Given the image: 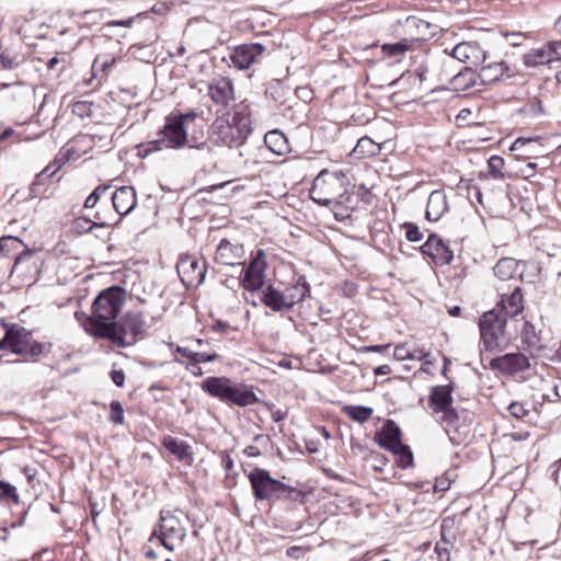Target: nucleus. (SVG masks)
<instances>
[{"label": "nucleus", "mask_w": 561, "mask_h": 561, "mask_svg": "<svg viewBox=\"0 0 561 561\" xmlns=\"http://www.w3.org/2000/svg\"><path fill=\"white\" fill-rule=\"evenodd\" d=\"M211 131L218 141L230 148L243 145L252 131L249 106L241 103L232 114L218 117L211 125Z\"/></svg>", "instance_id": "f257e3e1"}, {"label": "nucleus", "mask_w": 561, "mask_h": 561, "mask_svg": "<svg viewBox=\"0 0 561 561\" xmlns=\"http://www.w3.org/2000/svg\"><path fill=\"white\" fill-rule=\"evenodd\" d=\"M348 179L342 171L330 172L321 171L314 179L310 197L313 202L321 206H330L331 204H343V197L346 193L345 185Z\"/></svg>", "instance_id": "f03ea898"}, {"label": "nucleus", "mask_w": 561, "mask_h": 561, "mask_svg": "<svg viewBox=\"0 0 561 561\" xmlns=\"http://www.w3.org/2000/svg\"><path fill=\"white\" fill-rule=\"evenodd\" d=\"M145 334V321L140 313L127 312L118 321L107 317V341L118 347L135 345Z\"/></svg>", "instance_id": "7ed1b4c3"}, {"label": "nucleus", "mask_w": 561, "mask_h": 561, "mask_svg": "<svg viewBox=\"0 0 561 561\" xmlns=\"http://www.w3.org/2000/svg\"><path fill=\"white\" fill-rule=\"evenodd\" d=\"M506 324L507 318L497 308L489 310L480 317V341L485 352L501 351L507 344Z\"/></svg>", "instance_id": "20e7f679"}, {"label": "nucleus", "mask_w": 561, "mask_h": 561, "mask_svg": "<svg viewBox=\"0 0 561 561\" xmlns=\"http://www.w3.org/2000/svg\"><path fill=\"white\" fill-rule=\"evenodd\" d=\"M50 344L34 341L31 332L24 328H11L7 330L4 337L0 341V348L10 351L13 354L25 358H36L49 352Z\"/></svg>", "instance_id": "39448f33"}, {"label": "nucleus", "mask_w": 561, "mask_h": 561, "mask_svg": "<svg viewBox=\"0 0 561 561\" xmlns=\"http://www.w3.org/2000/svg\"><path fill=\"white\" fill-rule=\"evenodd\" d=\"M162 138L150 141L142 146L140 154L147 157L150 152L159 150L162 147L171 149H180L186 145L187 129L181 118H176L173 114L165 119L163 128L160 130Z\"/></svg>", "instance_id": "423d86ee"}, {"label": "nucleus", "mask_w": 561, "mask_h": 561, "mask_svg": "<svg viewBox=\"0 0 561 561\" xmlns=\"http://www.w3.org/2000/svg\"><path fill=\"white\" fill-rule=\"evenodd\" d=\"M105 289L99 291L91 307V313L87 316L82 311H76L75 317L81 323L84 331L95 339H105Z\"/></svg>", "instance_id": "0eeeda50"}, {"label": "nucleus", "mask_w": 561, "mask_h": 561, "mask_svg": "<svg viewBox=\"0 0 561 561\" xmlns=\"http://www.w3.org/2000/svg\"><path fill=\"white\" fill-rule=\"evenodd\" d=\"M252 493L257 501L277 502V495L283 482L273 478L266 469L254 468L248 474Z\"/></svg>", "instance_id": "6e6552de"}, {"label": "nucleus", "mask_w": 561, "mask_h": 561, "mask_svg": "<svg viewBox=\"0 0 561 561\" xmlns=\"http://www.w3.org/2000/svg\"><path fill=\"white\" fill-rule=\"evenodd\" d=\"M153 537H157L165 549L172 551L174 549L173 541L182 540L185 537V529L174 514L170 511H161L159 529L152 531L150 540Z\"/></svg>", "instance_id": "1a4fd4ad"}, {"label": "nucleus", "mask_w": 561, "mask_h": 561, "mask_svg": "<svg viewBox=\"0 0 561 561\" xmlns=\"http://www.w3.org/2000/svg\"><path fill=\"white\" fill-rule=\"evenodd\" d=\"M176 271L186 287H198L206 275V263L193 255H185L176 264Z\"/></svg>", "instance_id": "9d476101"}, {"label": "nucleus", "mask_w": 561, "mask_h": 561, "mask_svg": "<svg viewBox=\"0 0 561 561\" xmlns=\"http://www.w3.org/2000/svg\"><path fill=\"white\" fill-rule=\"evenodd\" d=\"M265 253L263 250H257L256 255L253 256L249 265L242 270L243 276L241 278V286L248 291L260 290L265 283Z\"/></svg>", "instance_id": "9b49d317"}, {"label": "nucleus", "mask_w": 561, "mask_h": 561, "mask_svg": "<svg viewBox=\"0 0 561 561\" xmlns=\"http://www.w3.org/2000/svg\"><path fill=\"white\" fill-rule=\"evenodd\" d=\"M530 367L529 358L520 353H507L491 359L490 368L506 376H515Z\"/></svg>", "instance_id": "f8f14e48"}, {"label": "nucleus", "mask_w": 561, "mask_h": 561, "mask_svg": "<svg viewBox=\"0 0 561 561\" xmlns=\"http://www.w3.org/2000/svg\"><path fill=\"white\" fill-rule=\"evenodd\" d=\"M448 56L473 69L484 64L488 58L486 51L478 42H461L450 50Z\"/></svg>", "instance_id": "ddd939ff"}, {"label": "nucleus", "mask_w": 561, "mask_h": 561, "mask_svg": "<svg viewBox=\"0 0 561 561\" xmlns=\"http://www.w3.org/2000/svg\"><path fill=\"white\" fill-rule=\"evenodd\" d=\"M420 251L424 256L438 266L451 263L454 260V251L439 238L436 233H431L427 240L420 247Z\"/></svg>", "instance_id": "4468645a"}, {"label": "nucleus", "mask_w": 561, "mask_h": 561, "mask_svg": "<svg viewBox=\"0 0 561 561\" xmlns=\"http://www.w3.org/2000/svg\"><path fill=\"white\" fill-rule=\"evenodd\" d=\"M266 47L261 43H248L234 47L230 55L231 62L239 70L249 69L265 53Z\"/></svg>", "instance_id": "2eb2a0df"}, {"label": "nucleus", "mask_w": 561, "mask_h": 561, "mask_svg": "<svg viewBox=\"0 0 561 561\" xmlns=\"http://www.w3.org/2000/svg\"><path fill=\"white\" fill-rule=\"evenodd\" d=\"M374 440L380 448L392 451L403 444L401 428L393 420L389 419L375 433Z\"/></svg>", "instance_id": "dca6fc26"}, {"label": "nucleus", "mask_w": 561, "mask_h": 561, "mask_svg": "<svg viewBox=\"0 0 561 561\" xmlns=\"http://www.w3.org/2000/svg\"><path fill=\"white\" fill-rule=\"evenodd\" d=\"M245 254L241 243H232L227 239H222L216 249L215 261L221 265L233 266L236 264H244L239 262Z\"/></svg>", "instance_id": "f3484780"}, {"label": "nucleus", "mask_w": 561, "mask_h": 561, "mask_svg": "<svg viewBox=\"0 0 561 561\" xmlns=\"http://www.w3.org/2000/svg\"><path fill=\"white\" fill-rule=\"evenodd\" d=\"M116 214L122 218L129 214L137 205L136 193L131 186H122L115 190L111 196Z\"/></svg>", "instance_id": "a211bd4d"}, {"label": "nucleus", "mask_w": 561, "mask_h": 561, "mask_svg": "<svg viewBox=\"0 0 561 561\" xmlns=\"http://www.w3.org/2000/svg\"><path fill=\"white\" fill-rule=\"evenodd\" d=\"M496 308L506 318H513L519 314L524 309L522 288L516 286L510 295L502 294Z\"/></svg>", "instance_id": "6ab92c4d"}, {"label": "nucleus", "mask_w": 561, "mask_h": 561, "mask_svg": "<svg viewBox=\"0 0 561 561\" xmlns=\"http://www.w3.org/2000/svg\"><path fill=\"white\" fill-rule=\"evenodd\" d=\"M233 381L227 377L210 376L203 380L202 389L209 396L227 403Z\"/></svg>", "instance_id": "aec40b11"}, {"label": "nucleus", "mask_w": 561, "mask_h": 561, "mask_svg": "<svg viewBox=\"0 0 561 561\" xmlns=\"http://www.w3.org/2000/svg\"><path fill=\"white\" fill-rule=\"evenodd\" d=\"M513 76V69L505 61H494L484 65L479 72V78L483 84H490L500 80L510 79Z\"/></svg>", "instance_id": "412c9836"}, {"label": "nucleus", "mask_w": 561, "mask_h": 561, "mask_svg": "<svg viewBox=\"0 0 561 561\" xmlns=\"http://www.w3.org/2000/svg\"><path fill=\"white\" fill-rule=\"evenodd\" d=\"M454 389V382H449L444 386H434L431 388L428 403L435 413H439L440 410L448 409L453 405Z\"/></svg>", "instance_id": "4be33fe9"}, {"label": "nucleus", "mask_w": 561, "mask_h": 561, "mask_svg": "<svg viewBox=\"0 0 561 561\" xmlns=\"http://www.w3.org/2000/svg\"><path fill=\"white\" fill-rule=\"evenodd\" d=\"M449 209L447 195L443 190L433 191L427 199L425 218L428 221H437Z\"/></svg>", "instance_id": "5701e85b"}, {"label": "nucleus", "mask_w": 561, "mask_h": 561, "mask_svg": "<svg viewBox=\"0 0 561 561\" xmlns=\"http://www.w3.org/2000/svg\"><path fill=\"white\" fill-rule=\"evenodd\" d=\"M186 144L190 149H194L196 151L195 157H190L194 159L197 163L202 164L204 168L216 167V157L213 149V146L207 140L197 141L194 136L187 137Z\"/></svg>", "instance_id": "b1692460"}, {"label": "nucleus", "mask_w": 561, "mask_h": 561, "mask_svg": "<svg viewBox=\"0 0 561 561\" xmlns=\"http://www.w3.org/2000/svg\"><path fill=\"white\" fill-rule=\"evenodd\" d=\"M208 95L219 105H228L233 99V84L227 77L219 78L211 82L208 87Z\"/></svg>", "instance_id": "393cba45"}, {"label": "nucleus", "mask_w": 561, "mask_h": 561, "mask_svg": "<svg viewBox=\"0 0 561 561\" xmlns=\"http://www.w3.org/2000/svg\"><path fill=\"white\" fill-rule=\"evenodd\" d=\"M162 446L178 460L184 462L186 466H192L194 456L188 443L169 435L163 438Z\"/></svg>", "instance_id": "a878e982"}, {"label": "nucleus", "mask_w": 561, "mask_h": 561, "mask_svg": "<svg viewBox=\"0 0 561 561\" xmlns=\"http://www.w3.org/2000/svg\"><path fill=\"white\" fill-rule=\"evenodd\" d=\"M260 400L253 392L252 387L244 383L233 382L230 389L227 404H234L241 408L257 403Z\"/></svg>", "instance_id": "bb28decb"}, {"label": "nucleus", "mask_w": 561, "mask_h": 561, "mask_svg": "<svg viewBox=\"0 0 561 561\" xmlns=\"http://www.w3.org/2000/svg\"><path fill=\"white\" fill-rule=\"evenodd\" d=\"M261 302L274 312L289 310L283 290L273 285H268L262 290Z\"/></svg>", "instance_id": "cd10ccee"}, {"label": "nucleus", "mask_w": 561, "mask_h": 561, "mask_svg": "<svg viewBox=\"0 0 561 561\" xmlns=\"http://www.w3.org/2000/svg\"><path fill=\"white\" fill-rule=\"evenodd\" d=\"M309 291L310 286L305 276H299L295 284L286 286L283 293L289 310H291L297 304L301 302Z\"/></svg>", "instance_id": "c85d7f7f"}, {"label": "nucleus", "mask_w": 561, "mask_h": 561, "mask_svg": "<svg viewBox=\"0 0 561 561\" xmlns=\"http://www.w3.org/2000/svg\"><path fill=\"white\" fill-rule=\"evenodd\" d=\"M127 298V290L121 285L107 286V317L115 320Z\"/></svg>", "instance_id": "c756f323"}, {"label": "nucleus", "mask_w": 561, "mask_h": 561, "mask_svg": "<svg viewBox=\"0 0 561 561\" xmlns=\"http://www.w3.org/2000/svg\"><path fill=\"white\" fill-rule=\"evenodd\" d=\"M478 78L479 73L473 68L465 67L450 78L449 83L455 91H466L476 84Z\"/></svg>", "instance_id": "7c9ffc66"}, {"label": "nucleus", "mask_w": 561, "mask_h": 561, "mask_svg": "<svg viewBox=\"0 0 561 561\" xmlns=\"http://www.w3.org/2000/svg\"><path fill=\"white\" fill-rule=\"evenodd\" d=\"M264 144L277 156H283L289 151L288 140L278 129L267 131L264 136Z\"/></svg>", "instance_id": "2f4dec72"}, {"label": "nucleus", "mask_w": 561, "mask_h": 561, "mask_svg": "<svg viewBox=\"0 0 561 561\" xmlns=\"http://www.w3.org/2000/svg\"><path fill=\"white\" fill-rule=\"evenodd\" d=\"M518 262L513 257H502L493 267L494 275L501 280H508L516 276Z\"/></svg>", "instance_id": "473e14b6"}, {"label": "nucleus", "mask_w": 561, "mask_h": 561, "mask_svg": "<svg viewBox=\"0 0 561 561\" xmlns=\"http://www.w3.org/2000/svg\"><path fill=\"white\" fill-rule=\"evenodd\" d=\"M552 62L548 43L540 48L531 49L524 56V64L527 67H537Z\"/></svg>", "instance_id": "72a5a7b5"}, {"label": "nucleus", "mask_w": 561, "mask_h": 561, "mask_svg": "<svg viewBox=\"0 0 561 561\" xmlns=\"http://www.w3.org/2000/svg\"><path fill=\"white\" fill-rule=\"evenodd\" d=\"M540 137H534V138H524L519 137L517 138L511 146L512 151H519L523 153V158H531L534 154L540 153V150L538 149L540 146L537 145Z\"/></svg>", "instance_id": "f704fd0d"}, {"label": "nucleus", "mask_w": 561, "mask_h": 561, "mask_svg": "<svg viewBox=\"0 0 561 561\" xmlns=\"http://www.w3.org/2000/svg\"><path fill=\"white\" fill-rule=\"evenodd\" d=\"M520 339H522L523 345H525L527 348H529V350L540 348L539 334L537 333L536 327L533 323H530L529 321H525L523 329H522Z\"/></svg>", "instance_id": "c9c22d12"}, {"label": "nucleus", "mask_w": 561, "mask_h": 561, "mask_svg": "<svg viewBox=\"0 0 561 561\" xmlns=\"http://www.w3.org/2000/svg\"><path fill=\"white\" fill-rule=\"evenodd\" d=\"M343 412L351 420L362 424L367 422L371 417L374 410L373 408L365 405H345L343 408Z\"/></svg>", "instance_id": "e433bc0d"}, {"label": "nucleus", "mask_w": 561, "mask_h": 561, "mask_svg": "<svg viewBox=\"0 0 561 561\" xmlns=\"http://www.w3.org/2000/svg\"><path fill=\"white\" fill-rule=\"evenodd\" d=\"M396 456V463L401 469H408L414 465V456L410 446L402 444L391 451Z\"/></svg>", "instance_id": "4c0bfd02"}, {"label": "nucleus", "mask_w": 561, "mask_h": 561, "mask_svg": "<svg viewBox=\"0 0 561 561\" xmlns=\"http://www.w3.org/2000/svg\"><path fill=\"white\" fill-rule=\"evenodd\" d=\"M24 62V56L20 53L4 49L0 54V65L5 70H13Z\"/></svg>", "instance_id": "58836bf2"}, {"label": "nucleus", "mask_w": 561, "mask_h": 561, "mask_svg": "<svg viewBox=\"0 0 561 561\" xmlns=\"http://www.w3.org/2000/svg\"><path fill=\"white\" fill-rule=\"evenodd\" d=\"M305 496L306 494L301 490L283 482V488L278 491L277 502L286 501L304 503Z\"/></svg>", "instance_id": "ea45409f"}, {"label": "nucleus", "mask_w": 561, "mask_h": 561, "mask_svg": "<svg viewBox=\"0 0 561 561\" xmlns=\"http://www.w3.org/2000/svg\"><path fill=\"white\" fill-rule=\"evenodd\" d=\"M379 146L374 142L369 137H362L354 148V153L357 157H370L377 154Z\"/></svg>", "instance_id": "a19ab883"}, {"label": "nucleus", "mask_w": 561, "mask_h": 561, "mask_svg": "<svg viewBox=\"0 0 561 561\" xmlns=\"http://www.w3.org/2000/svg\"><path fill=\"white\" fill-rule=\"evenodd\" d=\"M411 47L407 41H401L397 43L383 44L381 49L385 55L388 57H393L400 59Z\"/></svg>", "instance_id": "79ce46f5"}, {"label": "nucleus", "mask_w": 561, "mask_h": 561, "mask_svg": "<svg viewBox=\"0 0 561 561\" xmlns=\"http://www.w3.org/2000/svg\"><path fill=\"white\" fill-rule=\"evenodd\" d=\"M454 520L444 518L440 525V539L437 541L445 546H454L456 536L453 533Z\"/></svg>", "instance_id": "37998d69"}, {"label": "nucleus", "mask_w": 561, "mask_h": 561, "mask_svg": "<svg viewBox=\"0 0 561 561\" xmlns=\"http://www.w3.org/2000/svg\"><path fill=\"white\" fill-rule=\"evenodd\" d=\"M21 247H23V242L18 237L0 238V252L5 256H10L12 252L18 251Z\"/></svg>", "instance_id": "c03bdc74"}, {"label": "nucleus", "mask_w": 561, "mask_h": 561, "mask_svg": "<svg viewBox=\"0 0 561 561\" xmlns=\"http://www.w3.org/2000/svg\"><path fill=\"white\" fill-rule=\"evenodd\" d=\"M503 167L504 159L497 154L491 156L488 160L489 174L495 180L504 179V173L502 172Z\"/></svg>", "instance_id": "a18cd8bd"}, {"label": "nucleus", "mask_w": 561, "mask_h": 561, "mask_svg": "<svg viewBox=\"0 0 561 561\" xmlns=\"http://www.w3.org/2000/svg\"><path fill=\"white\" fill-rule=\"evenodd\" d=\"M73 227L79 233L91 232L94 229L102 230L104 227L103 222L92 221L89 218L80 217L75 220Z\"/></svg>", "instance_id": "49530a36"}, {"label": "nucleus", "mask_w": 561, "mask_h": 561, "mask_svg": "<svg viewBox=\"0 0 561 561\" xmlns=\"http://www.w3.org/2000/svg\"><path fill=\"white\" fill-rule=\"evenodd\" d=\"M95 106L90 101H77L72 104V113L79 117L94 116Z\"/></svg>", "instance_id": "de8ad7c7"}, {"label": "nucleus", "mask_w": 561, "mask_h": 561, "mask_svg": "<svg viewBox=\"0 0 561 561\" xmlns=\"http://www.w3.org/2000/svg\"><path fill=\"white\" fill-rule=\"evenodd\" d=\"M69 153L70 150L67 152H59L55 160L49 163L42 172H45L46 175H48V179H50L65 163L69 160Z\"/></svg>", "instance_id": "09e8293b"}, {"label": "nucleus", "mask_w": 561, "mask_h": 561, "mask_svg": "<svg viewBox=\"0 0 561 561\" xmlns=\"http://www.w3.org/2000/svg\"><path fill=\"white\" fill-rule=\"evenodd\" d=\"M519 113L528 117H535L543 113L542 103L539 99L535 98L520 107Z\"/></svg>", "instance_id": "8fccbe9b"}, {"label": "nucleus", "mask_w": 561, "mask_h": 561, "mask_svg": "<svg viewBox=\"0 0 561 561\" xmlns=\"http://www.w3.org/2000/svg\"><path fill=\"white\" fill-rule=\"evenodd\" d=\"M19 500L16 488L9 482L0 481V502L12 501L19 503Z\"/></svg>", "instance_id": "3c124183"}, {"label": "nucleus", "mask_w": 561, "mask_h": 561, "mask_svg": "<svg viewBox=\"0 0 561 561\" xmlns=\"http://www.w3.org/2000/svg\"><path fill=\"white\" fill-rule=\"evenodd\" d=\"M416 352L417 350L411 351L405 344H401L394 347L393 356L397 360L422 359L423 356H419Z\"/></svg>", "instance_id": "603ef678"}, {"label": "nucleus", "mask_w": 561, "mask_h": 561, "mask_svg": "<svg viewBox=\"0 0 561 561\" xmlns=\"http://www.w3.org/2000/svg\"><path fill=\"white\" fill-rule=\"evenodd\" d=\"M402 228L405 231V238L410 242H419L423 239V232L420 227L413 222H404Z\"/></svg>", "instance_id": "864d4df0"}, {"label": "nucleus", "mask_w": 561, "mask_h": 561, "mask_svg": "<svg viewBox=\"0 0 561 561\" xmlns=\"http://www.w3.org/2000/svg\"><path fill=\"white\" fill-rule=\"evenodd\" d=\"M110 408H111V413H110L111 421L116 424H123L124 423V409H123L122 404L118 401L114 400L111 402Z\"/></svg>", "instance_id": "5fc2aeb1"}, {"label": "nucleus", "mask_w": 561, "mask_h": 561, "mask_svg": "<svg viewBox=\"0 0 561 561\" xmlns=\"http://www.w3.org/2000/svg\"><path fill=\"white\" fill-rule=\"evenodd\" d=\"M439 413L443 414L442 423L447 426H454L459 420V414L456 411V409L453 408V405H450V408H448V409L440 410Z\"/></svg>", "instance_id": "6e6d98bb"}, {"label": "nucleus", "mask_w": 561, "mask_h": 561, "mask_svg": "<svg viewBox=\"0 0 561 561\" xmlns=\"http://www.w3.org/2000/svg\"><path fill=\"white\" fill-rule=\"evenodd\" d=\"M105 192V184L98 185L94 191L85 198L84 201V208H93L101 195Z\"/></svg>", "instance_id": "4d7b16f0"}, {"label": "nucleus", "mask_w": 561, "mask_h": 561, "mask_svg": "<svg viewBox=\"0 0 561 561\" xmlns=\"http://www.w3.org/2000/svg\"><path fill=\"white\" fill-rule=\"evenodd\" d=\"M219 358L217 353H205V352H195L194 359L192 366H197L201 363H211Z\"/></svg>", "instance_id": "13d9d810"}, {"label": "nucleus", "mask_w": 561, "mask_h": 561, "mask_svg": "<svg viewBox=\"0 0 561 561\" xmlns=\"http://www.w3.org/2000/svg\"><path fill=\"white\" fill-rule=\"evenodd\" d=\"M504 37L506 38V42L511 46L517 47L523 44V42L527 38V35L522 32H512V33H505Z\"/></svg>", "instance_id": "bf43d9fd"}, {"label": "nucleus", "mask_w": 561, "mask_h": 561, "mask_svg": "<svg viewBox=\"0 0 561 561\" xmlns=\"http://www.w3.org/2000/svg\"><path fill=\"white\" fill-rule=\"evenodd\" d=\"M507 409L510 414L516 419H523L528 414V410L520 402H512Z\"/></svg>", "instance_id": "052dcab7"}, {"label": "nucleus", "mask_w": 561, "mask_h": 561, "mask_svg": "<svg viewBox=\"0 0 561 561\" xmlns=\"http://www.w3.org/2000/svg\"><path fill=\"white\" fill-rule=\"evenodd\" d=\"M453 546H445L436 542L434 551L437 554V561H450V548Z\"/></svg>", "instance_id": "680f3d73"}, {"label": "nucleus", "mask_w": 561, "mask_h": 561, "mask_svg": "<svg viewBox=\"0 0 561 561\" xmlns=\"http://www.w3.org/2000/svg\"><path fill=\"white\" fill-rule=\"evenodd\" d=\"M551 54V59L553 61L561 60V39L560 41H551L548 43Z\"/></svg>", "instance_id": "e2e57ef3"}, {"label": "nucleus", "mask_w": 561, "mask_h": 561, "mask_svg": "<svg viewBox=\"0 0 561 561\" xmlns=\"http://www.w3.org/2000/svg\"><path fill=\"white\" fill-rule=\"evenodd\" d=\"M110 376H111L112 381L117 387H123L124 386V383H125V373L122 369H113L110 373Z\"/></svg>", "instance_id": "0e129e2a"}, {"label": "nucleus", "mask_w": 561, "mask_h": 561, "mask_svg": "<svg viewBox=\"0 0 561 561\" xmlns=\"http://www.w3.org/2000/svg\"><path fill=\"white\" fill-rule=\"evenodd\" d=\"M133 22H134V18L130 16V18L123 19V20H114V19L107 20L106 25H107V27H113V26L130 27Z\"/></svg>", "instance_id": "69168bd1"}, {"label": "nucleus", "mask_w": 561, "mask_h": 561, "mask_svg": "<svg viewBox=\"0 0 561 561\" xmlns=\"http://www.w3.org/2000/svg\"><path fill=\"white\" fill-rule=\"evenodd\" d=\"M46 191V187L43 186V183L33 182L30 186V196L35 198L42 196Z\"/></svg>", "instance_id": "338daca9"}, {"label": "nucleus", "mask_w": 561, "mask_h": 561, "mask_svg": "<svg viewBox=\"0 0 561 561\" xmlns=\"http://www.w3.org/2000/svg\"><path fill=\"white\" fill-rule=\"evenodd\" d=\"M221 466L226 471H230L233 468V459L228 451L224 450L220 453Z\"/></svg>", "instance_id": "774afa93"}]
</instances>
